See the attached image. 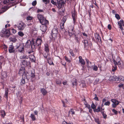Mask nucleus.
<instances>
[{
    "label": "nucleus",
    "instance_id": "63",
    "mask_svg": "<svg viewBox=\"0 0 124 124\" xmlns=\"http://www.w3.org/2000/svg\"><path fill=\"white\" fill-rule=\"evenodd\" d=\"M43 11L42 10H38L37 11V12H41Z\"/></svg>",
    "mask_w": 124,
    "mask_h": 124
},
{
    "label": "nucleus",
    "instance_id": "56",
    "mask_svg": "<svg viewBox=\"0 0 124 124\" xmlns=\"http://www.w3.org/2000/svg\"><path fill=\"white\" fill-rule=\"evenodd\" d=\"M85 60H86V62L87 64L88 65H89V60H88V59H86ZM90 64H91V62H90Z\"/></svg>",
    "mask_w": 124,
    "mask_h": 124
},
{
    "label": "nucleus",
    "instance_id": "18",
    "mask_svg": "<svg viewBox=\"0 0 124 124\" xmlns=\"http://www.w3.org/2000/svg\"><path fill=\"white\" fill-rule=\"evenodd\" d=\"M45 52L49 53V46L48 44H47L45 45Z\"/></svg>",
    "mask_w": 124,
    "mask_h": 124
},
{
    "label": "nucleus",
    "instance_id": "3",
    "mask_svg": "<svg viewBox=\"0 0 124 124\" xmlns=\"http://www.w3.org/2000/svg\"><path fill=\"white\" fill-rule=\"evenodd\" d=\"M111 101L113 103L112 106V107L113 108L116 107L119 104L118 101L116 99H112L111 100Z\"/></svg>",
    "mask_w": 124,
    "mask_h": 124
},
{
    "label": "nucleus",
    "instance_id": "26",
    "mask_svg": "<svg viewBox=\"0 0 124 124\" xmlns=\"http://www.w3.org/2000/svg\"><path fill=\"white\" fill-rule=\"evenodd\" d=\"M0 113H1V116L4 117L6 115V113L5 111L3 110H2L1 111Z\"/></svg>",
    "mask_w": 124,
    "mask_h": 124
},
{
    "label": "nucleus",
    "instance_id": "22",
    "mask_svg": "<svg viewBox=\"0 0 124 124\" xmlns=\"http://www.w3.org/2000/svg\"><path fill=\"white\" fill-rule=\"evenodd\" d=\"M93 111L95 112H98L100 111V106L97 107V108H95L93 109Z\"/></svg>",
    "mask_w": 124,
    "mask_h": 124
},
{
    "label": "nucleus",
    "instance_id": "52",
    "mask_svg": "<svg viewBox=\"0 0 124 124\" xmlns=\"http://www.w3.org/2000/svg\"><path fill=\"white\" fill-rule=\"evenodd\" d=\"M37 4L36 1L35 0L33 1L32 3V5L33 6H35Z\"/></svg>",
    "mask_w": 124,
    "mask_h": 124
},
{
    "label": "nucleus",
    "instance_id": "37",
    "mask_svg": "<svg viewBox=\"0 0 124 124\" xmlns=\"http://www.w3.org/2000/svg\"><path fill=\"white\" fill-rule=\"evenodd\" d=\"M115 17L118 20H119L120 18L119 15L118 14H115Z\"/></svg>",
    "mask_w": 124,
    "mask_h": 124
},
{
    "label": "nucleus",
    "instance_id": "19",
    "mask_svg": "<svg viewBox=\"0 0 124 124\" xmlns=\"http://www.w3.org/2000/svg\"><path fill=\"white\" fill-rule=\"evenodd\" d=\"M81 86H82L83 87H85L86 86V84L85 81L84 80L81 81V83L80 85Z\"/></svg>",
    "mask_w": 124,
    "mask_h": 124
},
{
    "label": "nucleus",
    "instance_id": "21",
    "mask_svg": "<svg viewBox=\"0 0 124 124\" xmlns=\"http://www.w3.org/2000/svg\"><path fill=\"white\" fill-rule=\"evenodd\" d=\"M25 72V69L24 67L21 68L19 70V73L21 74L23 73H24Z\"/></svg>",
    "mask_w": 124,
    "mask_h": 124
},
{
    "label": "nucleus",
    "instance_id": "43",
    "mask_svg": "<svg viewBox=\"0 0 124 124\" xmlns=\"http://www.w3.org/2000/svg\"><path fill=\"white\" fill-rule=\"evenodd\" d=\"M110 103L109 101H107L105 102L104 103V105L106 106H109L110 105Z\"/></svg>",
    "mask_w": 124,
    "mask_h": 124
},
{
    "label": "nucleus",
    "instance_id": "58",
    "mask_svg": "<svg viewBox=\"0 0 124 124\" xmlns=\"http://www.w3.org/2000/svg\"><path fill=\"white\" fill-rule=\"evenodd\" d=\"M108 27L109 30H110L111 29V26L110 24H108Z\"/></svg>",
    "mask_w": 124,
    "mask_h": 124
},
{
    "label": "nucleus",
    "instance_id": "38",
    "mask_svg": "<svg viewBox=\"0 0 124 124\" xmlns=\"http://www.w3.org/2000/svg\"><path fill=\"white\" fill-rule=\"evenodd\" d=\"M118 79L121 81L124 80V77L122 76H120L118 78Z\"/></svg>",
    "mask_w": 124,
    "mask_h": 124
},
{
    "label": "nucleus",
    "instance_id": "44",
    "mask_svg": "<svg viewBox=\"0 0 124 124\" xmlns=\"http://www.w3.org/2000/svg\"><path fill=\"white\" fill-rule=\"evenodd\" d=\"M91 107L92 108L94 109L96 107V106L93 103L91 105Z\"/></svg>",
    "mask_w": 124,
    "mask_h": 124
},
{
    "label": "nucleus",
    "instance_id": "47",
    "mask_svg": "<svg viewBox=\"0 0 124 124\" xmlns=\"http://www.w3.org/2000/svg\"><path fill=\"white\" fill-rule=\"evenodd\" d=\"M70 111H71V114L72 115L75 114V112L74 111V110L73 109H70Z\"/></svg>",
    "mask_w": 124,
    "mask_h": 124
},
{
    "label": "nucleus",
    "instance_id": "57",
    "mask_svg": "<svg viewBox=\"0 0 124 124\" xmlns=\"http://www.w3.org/2000/svg\"><path fill=\"white\" fill-rule=\"evenodd\" d=\"M70 54L71 55H72L73 56L74 55V54H73V52L72 51V50H70Z\"/></svg>",
    "mask_w": 124,
    "mask_h": 124
},
{
    "label": "nucleus",
    "instance_id": "51",
    "mask_svg": "<svg viewBox=\"0 0 124 124\" xmlns=\"http://www.w3.org/2000/svg\"><path fill=\"white\" fill-rule=\"evenodd\" d=\"M124 84L122 83L119 84L118 85V86L120 88L123 87Z\"/></svg>",
    "mask_w": 124,
    "mask_h": 124
},
{
    "label": "nucleus",
    "instance_id": "9",
    "mask_svg": "<svg viewBox=\"0 0 124 124\" xmlns=\"http://www.w3.org/2000/svg\"><path fill=\"white\" fill-rule=\"evenodd\" d=\"M117 59L119 60V61H117V60H113V62L114 64L115 65H116H116H121V63L120 62V61L121 60V59L119 58L118 57L117 58Z\"/></svg>",
    "mask_w": 124,
    "mask_h": 124
},
{
    "label": "nucleus",
    "instance_id": "14",
    "mask_svg": "<svg viewBox=\"0 0 124 124\" xmlns=\"http://www.w3.org/2000/svg\"><path fill=\"white\" fill-rule=\"evenodd\" d=\"M8 51L10 53H13L14 51V46L13 45H10L9 46Z\"/></svg>",
    "mask_w": 124,
    "mask_h": 124
},
{
    "label": "nucleus",
    "instance_id": "46",
    "mask_svg": "<svg viewBox=\"0 0 124 124\" xmlns=\"http://www.w3.org/2000/svg\"><path fill=\"white\" fill-rule=\"evenodd\" d=\"M32 17L30 16H28L27 18V20H31L32 19Z\"/></svg>",
    "mask_w": 124,
    "mask_h": 124
},
{
    "label": "nucleus",
    "instance_id": "49",
    "mask_svg": "<svg viewBox=\"0 0 124 124\" xmlns=\"http://www.w3.org/2000/svg\"><path fill=\"white\" fill-rule=\"evenodd\" d=\"M95 122H96L98 124H100V122H99V120L98 119V118H97V119L95 118Z\"/></svg>",
    "mask_w": 124,
    "mask_h": 124
},
{
    "label": "nucleus",
    "instance_id": "15",
    "mask_svg": "<svg viewBox=\"0 0 124 124\" xmlns=\"http://www.w3.org/2000/svg\"><path fill=\"white\" fill-rule=\"evenodd\" d=\"M37 16L40 22H41V21H42L44 18V17L43 16L40 14H39Z\"/></svg>",
    "mask_w": 124,
    "mask_h": 124
},
{
    "label": "nucleus",
    "instance_id": "31",
    "mask_svg": "<svg viewBox=\"0 0 124 124\" xmlns=\"http://www.w3.org/2000/svg\"><path fill=\"white\" fill-rule=\"evenodd\" d=\"M30 117L31 118L32 120L33 121L35 120L36 119L35 115L33 114H31Z\"/></svg>",
    "mask_w": 124,
    "mask_h": 124
},
{
    "label": "nucleus",
    "instance_id": "6",
    "mask_svg": "<svg viewBox=\"0 0 124 124\" xmlns=\"http://www.w3.org/2000/svg\"><path fill=\"white\" fill-rule=\"evenodd\" d=\"M79 62L81 64L82 67H83L84 65L85 64V62L84 60L82 58L81 56H79Z\"/></svg>",
    "mask_w": 124,
    "mask_h": 124
},
{
    "label": "nucleus",
    "instance_id": "32",
    "mask_svg": "<svg viewBox=\"0 0 124 124\" xmlns=\"http://www.w3.org/2000/svg\"><path fill=\"white\" fill-rule=\"evenodd\" d=\"M25 76L26 77V78L28 79H29L31 78V76L30 75H27V74H28V73H27L26 74L25 73Z\"/></svg>",
    "mask_w": 124,
    "mask_h": 124
},
{
    "label": "nucleus",
    "instance_id": "4",
    "mask_svg": "<svg viewBox=\"0 0 124 124\" xmlns=\"http://www.w3.org/2000/svg\"><path fill=\"white\" fill-rule=\"evenodd\" d=\"M66 20V16H65L63 17L62 19L61 20V22L60 24L62 30L64 28V24Z\"/></svg>",
    "mask_w": 124,
    "mask_h": 124
},
{
    "label": "nucleus",
    "instance_id": "36",
    "mask_svg": "<svg viewBox=\"0 0 124 124\" xmlns=\"http://www.w3.org/2000/svg\"><path fill=\"white\" fill-rule=\"evenodd\" d=\"M25 83V80L24 79L22 78L21 82H20V84L21 85H23Z\"/></svg>",
    "mask_w": 124,
    "mask_h": 124
},
{
    "label": "nucleus",
    "instance_id": "62",
    "mask_svg": "<svg viewBox=\"0 0 124 124\" xmlns=\"http://www.w3.org/2000/svg\"><path fill=\"white\" fill-rule=\"evenodd\" d=\"M86 107L88 108L89 109L90 108H90V106L89 105L87 104L86 105Z\"/></svg>",
    "mask_w": 124,
    "mask_h": 124
},
{
    "label": "nucleus",
    "instance_id": "54",
    "mask_svg": "<svg viewBox=\"0 0 124 124\" xmlns=\"http://www.w3.org/2000/svg\"><path fill=\"white\" fill-rule=\"evenodd\" d=\"M102 115L104 118H105L107 116V115L104 113V112H102Z\"/></svg>",
    "mask_w": 124,
    "mask_h": 124
},
{
    "label": "nucleus",
    "instance_id": "53",
    "mask_svg": "<svg viewBox=\"0 0 124 124\" xmlns=\"http://www.w3.org/2000/svg\"><path fill=\"white\" fill-rule=\"evenodd\" d=\"M25 58H26V56H25L24 55V56H20V58L21 59H25Z\"/></svg>",
    "mask_w": 124,
    "mask_h": 124
},
{
    "label": "nucleus",
    "instance_id": "59",
    "mask_svg": "<svg viewBox=\"0 0 124 124\" xmlns=\"http://www.w3.org/2000/svg\"><path fill=\"white\" fill-rule=\"evenodd\" d=\"M51 2L52 4L54 5H55L56 4V3L53 0H51Z\"/></svg>",
    "mask_w": 124,
    "mask_h": 124
},
{
    "label": "nucleus",
    "instance_id": "42",
    "mask_svg": "<svg viewBox=\"0 0 124 124\" xmlns=\"http://www.w3.org/2000/svg\"><path fill=\"white\" fill-rule=\"evenodd\" d=\"M48 62L50 65H54V63H53L52 61L51 60L48 61Z\"/></svg>",
    "mask_w": 124,
    "mask_h": 124
},
{
    "label": "nucleus",
    "instance_id": "27",
    "mask_svg": "<svg viewBox=\"0 0 124 124\" xmlns=\"http://www.w3.org/2000/svg\"><path fill=\"white\" fill-rule=\"evenodd\" d=\"M49 53L46 52H45L43 54V56H44V57L45 58H47L48 55V53Z\"/></svg>",
    "mask_w": 124,
    "mask_h": 124
},
{
    "label": "nucleus",
    "instance_id": "30",
    "mask_svg": "<svg viewBox=\"0 0 124 124\" xmlns=\"http://www.w3.org/2000/svg\"><path fill=\"white\" fill-rule=\"evenodd\" d=\"M8 89H6L4 97L6 98H7L8 97Z\"/></svg>",
    "mask_w": 124,
    "mask_h": 124
},
{
    "label": "nucleus",
    "instance_id": "28",
    "mask_svg": "<svg viewBox=\"0 0 124 124\" xmlns=\"http://www.w3.org/2000/svg\"><path fill=\"white\" fill-rule=\"evenodd\" d=\"M35 74L34 72H32L31 71V78L32 79L33 78H34L35 77Z\"/></svg>",
    "mask_w": 124,
    "mask_h": 124
},
{
    "label": "nucleus",
    "instance_id": "34",
    "mask_svg": "<svg viewBox=\"0 0 124 124\" xmlns=\"http://www.w3.org/2000/svg\"><path fill=\"white\" fill-rule=\"evenodd\" d=\"M9 0H4L3 1L4 4H9Z\"/></svg>",
    "mask_w": 124,
    "mask_h": 124
},
{
    "label": "nucleus",
    "instance_id": "41",
    "mask_svg": "<svg viewBox=\"0 0 124 124\" xmlns=\"http://www.w3.org/2000/svg\"><path fill=\"white\" fill-rule=\"evenodd\" d=\"M117 68V67L116 65H114L113 67V68H112V70L113 71H115L116 70Z\"/></svg>",
    "mask_w": 124,
    "mask_h": 124
},
{
    "label": "nucleus",
    "instance_id": "48",
    "mask_svg": "<svg viewBox=\"0 0 124 124\" xmlns=\"http://www.w3.org/2000/svg\"><path fill=\"white\" fill-rule=\"evenodd\" d=\"M69 30L72 31L73 30V27L72 26H70L69 27Z\"/></svg>",
    "mask_w": 124,
    "mask_h": 124
},
{
    "label": "nucleus",
    "instance_id": "13",
    "mask_svg": "<svg viewBox=\"0 0 124 124\" xmlns=\"http://www.w3.org/2000/svg\"><path fill=\"white\" fill-rule=\"evenodd\" d=\"M40 23L43 25H45L48 23V21L44 18L42 21H41Z\"/></svg>",
    "mask_w": 124,
    "mask_h": 124
},
{
    "label": "nucleus",
    "instance_id": "45",
    "mask_svg": "<svg viewBox=\"0 0 124 124\" xmlns=\"http://www.w3.org/2000/svg\"><path fill=\"white\" fill-rule=\"evenodd\" d=\"M65 60L67 62H70V60H69L68 58H67L66 56H65Z\"/></svg>",
    "mask_w": 124,
    "mask_h": 124
},
{
    "label": "nucleus",
    "instance_id": "61",
    "mask_svg": "<svg viewBox=\"0 0 124 124\" xmlns=\"http://www.w3.org/2000/svg\"><path fill=\"white\" fill-rule=\"evenodd\" d=\"M22 97H21L20 99V104H21L22 103Z\"/></svg>",
    "mask_w": 124,
    "mask_h": 124
},
{
    "label": "nucleus",
    "instance_id": "25",
    "mask_svg": "<svg viewBox=\"0 0 124 124\" xmlns=\"http://www.w3.org/2000/svg\"><path fill=\"white\" fill-rule=\"evenodd\" d=\"M62 102L63 105V106L64 107H66V106L65 105V104L67 103L68 102V101L66 99H65V101H64L63 100H62Z\"/></svg>",
    "mask_w": 124,
    "mask_h": 124
},
{
    "label": "nucleus",
    "instance_id": "16",
    "mask_svg": "<svg viewBox=\"0 0 124 124\" xmlns=\"http://www.w3.org/2000/svg\"><path fill=\"white\" fill-rule=\"evenodd\" d=\"M117 77L116 76H110L109 79L110 81H116L117 79Z\"/></svg>",
    "mask_w": 124,
    "mask_h": 124
},
{
    "label": "nucleus",
    "instance_id": "23",
    "mask_svg": "<svg viewBox=\"0 0 124 124\" xmlns=\"http://www.w3.org/2000/svg\"><path fill=\"white\" fill-rule=\"evenodd\" d=\"M30 58L32 62H35V58L34 55H31L30 56Z\"/></svg>",
    "mask_w": 124,
    "mask_h": 124
},
{
    "label": "nucleus",
    "instance_id": "10",
    "mask_svg": "<svg viewBox=\"0 0 124 124\" xmlns=\"http://www.w3.org/2000/svg\"><path fill=\"white\" fill-rule=\"evenodd\" d=\"M24 28V24L21 22L19 24L18 28L19 30H23Z\"/></svg>",
    "mask_w": 124,
    "mask_h": 124
},
{
    "label": "nucleus",
    "instance_id": "29",
    "mask_svg": "<svg viewBox=\"0 0 124 124\" xmlns=\"http://www.w3.org/2000/svg\"><path fill=\"white\" fill-rule=\"evenodd\" d=\"M84 43L85 47H88V42L87 40H84Z\"/></svg>",
    "mask_w": 124,
    "mask_h": 124
},
{
    "label": "nucleus",
    "instance_id": "35",
    "mask_svg": "<svg viewBox=\"0 0 124 124\" xmlns=\"http://www.w3.org/2000/svg\"><path fill=\"white\" fill-rule=\"evenodd\" d=\"M18 34L21 37H22L24 35V33L22 31H19Z\"/></svg>",
    "mask_w": 124,
    "mask_h": 124
},
{
    "label": "nucleus",
    "instance_id": "20",
    "mask_svg": "<svg viewBox=\"0 0 124 124\" xmlns=\"http://www.w3.org/2000/svg\"><path fill=\"white\" fill-rule=\"evenodd\" d=\"M72 82L73 85H76L77 84V81L76 79L75 78H73L72 80Z\"/></svg>",
    "mask_w": 124,
    "mask_h": 124
},
{
    "label": "nucleus",
    "instance_id": "55",
    "mask_svg": "<svg viewBox=\"0 0 124 124\" xmlns=\"http://www.w3.org/2000/svg\"><path fill=\"white\" fill-rule=\"evenodd\" d=\"M112 110L113 112L115 114H117V111L114 109H113Z\"/></svg>",
    "mask_w": 124,
    "mask_h": 124
},
{
    "label": "nucleus",
    "instance_id": "7",
    "mask_svg": "<svg viewBox=\"0 0 124 124\" xmlns=\"http://www.w3.org/2000/svg\"><path fill=\"white\" fill-rule=\"evenodd\" d=\"M118 23L119 26V28L121 30H122L123 28L122 27V26H124V22L122 20H121L120 21L118 22Z\"/></svg>",
    "mask_w": 124,
    "mask_h": 124
},
{
    "label": "nucleus",
    "instance_id": "50",
    "mask_svg": "<svg viewBox=\"0 0 124 124\" xmlns=\"http://www.w3.org/2000/svg\"><path fill=\"white\" fill-rule=\"evenodd\" d=\"M56 83L57 84H60L61 83V81L59 80H56Z\"/></svg>",
    "mask_w": 124,
    "mask_h": 124
},
{
    "label": "nucleus",
    "instance_id": "17",
    "mask_svg": "<svg viewBox=\"0 0 124 124\" xmlns=\"http://www.w3.org/2000/svg\"><path fill=\"white\" fill-rule=\"evenodd\" d=\"M40 91L44 95L47 93V92L46 90L44 88H41L40 89Z\"/></svg>",
    "mask_w": 124,
    "mask_h": 124
},
{
    "label": "nucleus",
    "instance_id": "39",
    "mask_svg": "<svg viewBox=\"0 0 124 124\" xmlns=\"http://www.w3.org/2000/svg\"><path fill=\"white\" fill-rule=\"evenodd\" d=\"M93 70L95 71H97L98 70V67L96 65H94L93 68Z\"/></svg>",
    "mask_w": 124,
    "mask_h": 124
},
{
    "label": "nucleus",
    "instance_id": "11",
    "mask_svg": "<svg viewBox=\"0 0 124 124\" xmlns=\"http://www.w3.org/2000/svg\"><path fill=\"white\" fill-rule=\"evenodd\" d=\"M10 31H2V34L3 36L5 37V36L8 37L10 35Z\"/></svg>",
    "mask_w": 124,
    "mask_h": 124
},
{
    "label": "nucleus",
    "instance_id": "5",
    "mask_svg": "<svg viewBox=\"0 0 124 124\" xmlns=\"http://www.w3.org/2000/svg\"><path fill=\"white\" fill-rule=\"evenodd\" d=\"M21 62L22 64L25 66L29 65L30 64V62L29 61H27L24 59H21Z\"/></svg>",
    "mask_w": 124,
    "mask_h": 124
},
{
    "label": "nucleus",
    "instance_id": "33",
    "mask_svg": "<svg viewBox=\"0 0 124 124\" xmlns=\"http://www.w3.org/2000/svg\"><path fill=\"white\" fill-rule=\"evenodd\" d=\"M10 40L11 41L13 42H16L17 40V39L16 38H10Z\"/></svg>",
    "mask_w": 124,
    "mask_h": 124
},
{
    "label": "nucleus",
    "instance_id": "8",
    "mask_svg": "<svg viewBox=\"0 0 124 124\" xmlns=\"http://www.w3.org/2000/svg\"><path fill=\"white\" fill-rule=\"evenodd\" d=\"M71 13L72 14V16L74 23L76 21V19L77 17L76 13L75 11H73Z\"/></svg>",
    "mask_w": 124,
    "mask_h": 124
},
{
    "label": "nucleus",
    "instance_id": "64",
    "mask_svg": "<svg viewBox=\"0 0 124 124\" xmlns=\"http://www.w3.org/2000/svg\"><path fill=\"white\" fill-rule=\"evenodd\" d=\"M62 124H67V123L66 121H63L62 123Z\"/></svg>",
    "mask_w": 124,
    "mask_h": 124
},
{
    "label": "nucleus",
    "instance_id": "60",
    "mask_svg": "<svg viewBox=\"0 0 124 124\" xmlns=\"http://www.w3.org/2000/svg\"><path fill=\"white\" fill-rule=\"evenodd\" d=\"M34 114L35 115H37L38 112L36 110H35V111H34Z\"/></svg>",
    "mask_w": 124,
    "mask_h": 124
},
{
    "label": "nucleus",
    "instance_id": "2",
    "mask_svg": "<svg viewBox=\"0 0 124 124\" xmlns=\"http://www.w3.org/2000/svg\"><path fill=\"white\" fill-rule=\"evenodd\" d=\"M95 38L97 43H101V39L98 33H95Z\"/></svg>",
    "mask_w": 124,
    "mask_h": 124
},
{
    "label": "nucleus",
    "instance_id": "12",
    "mask_svg": "<svg viewBox=\"0 0 124 124\" xmlns=\"http://www.w3.org/2000/svg\"><path fill=\"white\" fill-rule=\"evenodd\" d=\"M16 48L18 49L19 52H21L24 49V46L22 45H20L19 46H17Z\"/></svg>",
    "mask_w": 124,
    "mask_h": 124
},
{
    "label": "nucleus",
    "instance_id": "1",
    "mask_svg": "<svg viewBox=\"0 0 124 124\" xmlns=\"http://www.w3.org/2000/svg\"><path fill=\"white\" fill-rule=\"evenodd\" d=\"M42 41L41 39L38 38L36 41L35 43H34V39H32L31 41L30 40H28L26 42L25 46L27 48H29L31 46V49H33L36 48L37 46L40 45Z\"/></svg>",
    "mask_w": 124,
    "mask_h": 124
},
{
    "label": "nucleus",
    "instance_id": "24",
    "mask_svg": "<svg viewBox=\"0 0 124 124\" xmlns=\"http://www.w3.org/2000/svg\"><path fill=\"white\" fill-rule=\"evenodd\" d=\"M57 33H53V31H52L51 34L52 35V37H50V38L51 39H52L53 38H54L55 37H56V36Z\"/></svg>",
    "mask_w": 124,
    "mask_h": 124
},
{
    "label": "nucleus",
    "instance_id": "40",
    "mask_svg": "<svg viewBox=\"0 0 124 124\" xmlns=\"http://www.w3.org/2000/svg\"><path fill=\"white\" fill-rule=\"evenodd\" d=\"M46 4L49 3V0H42Z\"/></svg>",
    "mask_w": 124,
    "mask_h": 124
}]
</instances>
